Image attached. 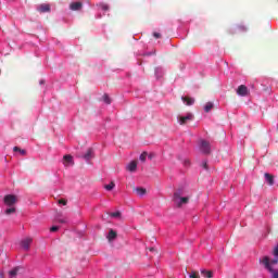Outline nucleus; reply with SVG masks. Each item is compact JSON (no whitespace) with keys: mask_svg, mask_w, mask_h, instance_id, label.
<instances>
[{"mask_svg":"<svg viewBox=\"0 0 278 278\" xmlns=\"http://www.w3.org/2000/svg\"><path fill=\"white\" fill-rule=\"evenodd\" d=\"M201 275H203V277H205V278L214 277V274L212 273V270H207V269H201Z\"/></svg>","mask_w":278,"mask_h":278,"instance_id":"obj_14","label":"nucleus"},{"mask_svg":"<svg viewBox=\"0 0 278 278\" xmlns=\"http://www.w3.org/2000/svg\"><path fill=\"white\" fill-rule=\"evenodd\" d=\"M150 251H153V248H151Z\"/></svg>","mask_w":278,"mask_h":278,"instance_id":"obj_34","label":"nucleus"},{"mask_svg":"<svg viewBox=\"0 0 278 278\" xmlns=\"http://www.w3.org/2000/svg\"><path fill=\"white\" fill-rule=\"evenodd\" d=\"M112 218H121V212H114L111 214Z\"/></svg>","mask_w":278,"mask_h":278,"instance_id":"obj_24","label":"nucleus"},{"mask_svg":"<svg viewBox=\"0 0 278 278\" xmlns=\"http://www.w3.org/2000/svg\"><path fill=\"white\" fill-rule=\"evenodd\" d=\"M116 236H117V233H116V231H114L113 229H111L110 231H109V235H108V240H109V242H112V240H116Z\"/></svg>","mask_w":278,"mask_h":278,"instance_id":"obj_13","label":"nucleus"},{"mask_svg":"<svg viewBox=\"0 0 278 278\" xmlns=\"http://www.w3.org/2000/svg\"><path fill=\"white\" fill-rule=\"evenodd\" d=\"M181 101H184V103H186V105H194V98H190V97H182Z\"/></svg>","mask_w":278,"mask_h":278,"instance_id":"obj_12","label":"nucleus"},{"mask_svg":"<svg viewBox=\"0 0 278 278\" xmlns=\"http://www.w3.org/2000/svg\"><path fill=\"white\" fill-rule=\"evenodd\" d=\"M59 205H66L68 203V201H66L65 199H60L58 201Z\"/></svg>","mask_w":278,"mask_h":278,"instance_id":"obj_25","label":"nucleus"},{"mask_svg":"<svg viewBox=\"0 0 278 278\" xmlns=\"http://www.w3.org/2000/svg\"><path fill=\"white\" fill-rule=\"evenodd\" d=\"M239 97H247L249 94V88L244 85H240L237 89Z\"/></svg>","mask_w":278,"mask_h":278,"instance_id":"obj_6","label":"nucleus"},{"mask_svg":"<svg viewBox=\"0 0 278 278\" xmlns=\"http://www.w3.org/2000/svg\"><path fill=\"white\" fill-rule=\"evenodd\" d=\"M265 175H269L268 173H265Z\"/></svg>","mask_w":278,"mask_h":278,"instance_id":"obj_35","label":"nucleus"},{"mask_svg":"<svg viewBox=\"0 0 278 278\" xmlns=\"http://www.w3.org/2000/svg\"><path fill=\"white\" fill-rule=\"evenodd\" d=\"M189 278H201V275H199V271H191L189 274Z\"/></svg>","mask_w":278,"mask_h":278,"instance_id":"obj_22","label":"nucleus"},{"mask_svg":"<svg viewBox=\"0 0 278 278\" xmlns=\"http://www.w3.org/2000/svg\"><path fill=\"white\" fill-rule=\"evenodd\" d=\"M188 164H190V161L186 160L185 165L188 166Z\"/></svg>","mask_w":278,"mask_h":278,"instance_id":"obj_32","label":"nucleus"},{"mask_svg":"<svg viewBox=\"0 0 278 278\" xmlns=\"http://www.w3.org/2000/svg\"><path fill=\"white\" fill-rule=\"evenodd\" d=\"M34 240L31 238H26L22 241V248L24 251H29V247H31V242Z\"/></svg>","mask_w":278,"mask_h":278,"instance_id":"obj_10","label":"nucleus"},{"mask_svg":"<svg viewBox=\"0 0 278 278\" xmlns=\"http://www.w3.org/2000/svg\"><path fill=\"white\" fill-rule=\"evenodd\" d=\"M136 192H137L138 197H144V194H147V189H144V188H137Z\"/></svg>","mask_w":278,"mask_h":278,"instance_id":"obj_16","label":"nucleus"},{"mask_svg":"<svg viewBox=\"0 0 278 278\" xmlns=\"http://www.w3.org/2000/svg\"><path fill=\"white\" fill-rule=\"evenodd\" d=\"M265 181L268 184V186H273V184H275V177L273 175H266Z\"/></svg>","mask_w":278,"mask_h":278,"instance_id":"obj_15","label":"nucleus"},{"mask_svg":"<svg viewBox=\"0 0 278 278\" xmlns=\"http://www.w3.org/2000/svg\"><path fill=\"white\" fill-rule=\"evenodd\" d=\"M38 12H51V7L49 4H41L38 7Z\"/></svg>","mask_w":278,"mask_h":278,"instance_id":"obj_11","label":"nucleus"},{"mask_svg":"<svg viewBox=\"0 0 278 278\" xmlns=\"http://www.w3.org/2000/svg\"><path fill=\"white\" fill-rule=\"evenodd\" d=\"M63 165L68 167V166H75V160L73 159V155L71 154H65L63 156Z\"/></svg>","mask_w":278,"mask_h":278,"instance_id":"obj_5","label":"nucleus"},{"mask_svg":"<svg viewBox=\"0 0 278 278\" xmlns=\"http://www.w3.org/2000/svg\"><path fill=\"white\" fill-rule=\"evenodd\" d=\"M177 121L179 125H188L189 121H194V115L192 113H187L185 116L178 115Z\"/></svg>","mask_w":278,"mask_h":278,"instance_id":"obj_4","label":"nucleus"},{"mask_svg":"<svg viewBox=\"0 0 278 278\" xmlns=\"http://www.w3.org/2000/svg\"><path fill=\"white\" fill-rule=\"evenodd\" d=\"M0 278H3V273H0Z\"/></svg>","mask_w":278,"mask_h":278,"instance_id":"obj_33","label":"nucleus"},{"mask_svg":"<svg viewBox=\"0 0 278 278\" xmlns=\"http://www.w3.org/2000/svg\"><path fill=\"white\" fill-rule=\"evenodd\" d=\"M103 101H104V103H106L108 105H110V103H112V100L110 99V96H108V94H104V96H103Z\"/></svg>","mask_w":278,"mask_h":278,"instance_id":"obj_23","label":"nucleus"},{"mask_svg":"<svg viewBox=\"0 0 278 278\" xmlns=\"http://www.w3.org/2000/svg\"><path fill=\"white\" fill-rule=\"evenodd\" d=\"M58 229H60L58 226H52L50 228V231L55 232V231H58Z\"/></svg>","mask_w":278,"mask_h":278,"instance_id":"obj_28","label":"nucleus"},{"mask_svg":"<svg viewBox=\"0 0 278 278\" xmlns=\"http://www.w3.org/2000/svg\"><path fill=\"white\" fill-rule=\"evenodd\" d=\"M18 275V268H14L11 271H9V278H16Z\"/></svg>","mask_w":278,"mask_h":278,"instance_id":"obj_17","label":"nucleus"},{"mask_svg":"<svg viewBox=\"0 0 278 278\" xmlns=\"http://www.w3.org/2000/svg\"><path fill=\"white\" fill-rule=\"evenodd\" d=\"M81 8H84V3H81V2H71L70 3V10H72V12H79V10H81Z\"/></svg>","mask_w":278,"mask_h":278,"instance_id":"obj_8","label":"nucleus"},{"mask_svg":"<svg viewBox=\"0 0 278 278\" xmlns=\"http://www.w3.org/2000/svg\"><path fill=\"white\" fill-rule=\"evenodd\" d=\"M153 36L157 39V38H162V34L160 33H153Z\"/></svg>","mask_w":278,"mask_h":278,"instance_id":"obj_29","label":"nucleus"},{"mask_svg":"<svg viewBox=\"0 0 278 278\" xmlns=\"http://www.w3.org/2000/svg\"><path fill=\"white\" fill-rule=\"evenodd\" d=\"M137 168H138V161H130L126 165V170H128V173H134Z\"/></svg>","mask_w":278,"mask_h":278,"instance_id":"obj_9","label":"nucleus"},{"mask_svg":"<svg viewBox=\"0 0 278 278\" xmlns=\"http://www.w3.org/2000/svg\"><path fill=\"white\" fill-rule=\"evenodd\" d=\"M148 155H149V153H147V152L141 153L139 156L140 162H143V163L147 162Z\"/></svg>","mask_w":278,"mask_h":278,"instance_id":"obj_21","label":"nucleus"},{"mask_svg":"<svg viewBox=\"0 0 278 278\" xmlns=\"http://www.w3.org/2000/svg\"><path fill=\"white\" fill-rule=\"evenodd\" d=\"M190 202V193L186 188H179L174 193V203L177 207H182V205H188Z\"/></svg>","mask_w":278,"mask_h":278,"instance_id":"obj_1","label":"nucleus"},{"mask_svg":"<svg viewBox=\"0 0 278 278\" xmlns=\"http://www.w3.org/2000/svg\"><path fill=\"white\" fill-rule=\"evenodd\" d=\"M101 9L104 10V12H108V10H110V7L108 4H101Z\"/></svg>","mask_w":278,"mask_h":278,"instance_id":"obj_26","label":"nucleus"},{"mask_svg":"<svg viewBox=\"0 0 278 278\" xmlns=\"http://www.w3.org/2000/svg\"><path fill=\"white\" fill-rule=\"evenodd\" d=\"M214 108V103L207 102L204 106V111L207 113Z\"/></svg>","mask_w":278,"mask_h":278,"instance_id":"obj_20","label":"nucleus"},{"mask_svg":"<svg viewBox=\"0 0 278 278\" xmlns=\"http://www.w3.org/2000/svg\"><path fill=\"white\" fill-rule=\"evenodd\" d=\"M80 157L83 160H85L86 162H90V160H92V157H94V151L91 148H89L87 150V152L85 154H83Z\"/></svg>","mask_w":278,"mask_h":278,"instance_id":"obj_7","label":"nucleus"},{"mask_svg":"<svg viewBox=\"0 0 278 278\" xmlns=\"http://www.w3.org/2000/svg\"><path fill=\"white\" fill-rule=\"evenodd\" d=\"M148 157H149V160H152V159H154V157H155V154L150 153V154L148 155Z\"/></svg>","mask_w":278,"mask_h":278,"instance_id":"obj_30","label":"nucleus"},{"mask_svg":"<svg viewBox=\"0 0 278 278\" xmlns=\"http://www.w3.org/2000/svg\"><path fill=\"white\" fill-rule=\"evenodd\" d=\"M16 201V195L9 194L4 197V205L10 207L5 210V214H14V212H16V208L13 206Z\"/></svg>","mask_w":278,"mask_h":278,"instance_id":"obj_2","label":"nucleus"},{"mask_svg":"<svg viewBox=\"0 0 278 278\" xmlns=\"http://www.w3.org/2000/svg\"><path fill=\"white\" fill-rule=\"evenodd\" d=\"M199 147H200L201 153H204V155H210V153H212V146H210L207 140L200 139Z\"/></svg>","mask_w":278,"mask_h":278,"instance_id":"obj_3","label":"nucleus"},{"mask_svg":"<svg viewBox=\"0 0 278 278\" xmlns=\"http://www.w3.org/2000/svg\"><path fill=\"white\" fill-rule=\"evenodd\" d=\"M58 223H67V219H66V217H59L58 219Z\"/></svg>","mask_w":278,"mask_h":278,"instance_id":"obj_27","label":"nucleus"},{"mask_svg":"<svg viewBox=\"0 0 278 278\" xmlns=\"http://www.w3.org/2000/svg\"><path fill=\"white\" fill-rule=\"evenodd\" d=\"M13 151L16 153V152H18V153H21L22 155H27V151H25V150H23V149H21V148H18V147H14L13 148Z\"/></svg>","mask_w":278,"mask_h":278,"instance_id":"obj_19","label":"nucleus"},{"mask_svg":"<svg viewBox=\"0 0 278 278\" xmlns=\"http://www.w3.org/2000/svg\"><path fill=\"white\" fill-rule=\"evenodd\" d=\"M203 168L207 169V162L202 163Z\"/></svg>","mask_w":278,"mask_h":278,"instance_id":"obj_31","label":"nucleus"},{"mask_svg":"<svg viewBox=\"0 0 278 278\" xmlns=\"http://www.w3.org/2000/svg\"><path fill=\"white\" fill-rule=\"evenodd\" d=\"M115 186L114 181H111L109 185H104V188L110 192L114 190Z\"/></svg>","mask_w":278,"mask_h":278,"instance_id":"obj_18","label":"nucleus"}]
</instances>
